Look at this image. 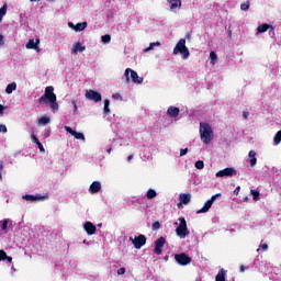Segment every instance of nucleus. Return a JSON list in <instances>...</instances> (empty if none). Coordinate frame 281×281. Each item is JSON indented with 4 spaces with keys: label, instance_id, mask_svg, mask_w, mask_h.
Masks as SVG:
<instances>
[{
    "label": "nucleus",
    "instance_id": "de8ad7c7",
    "mask_svg": "<svg viewBox=\"0 0 281 281\" xmlns=\"http://www.w3.org/2000/svg\"><path fill=\"white\" fill-rule=\"evenodd\" d=\"M38 102H40V104H45V102H47V98H45V95L41 97Z\"/></svg>",
    "mask_w": 281,
    "mask_h": 281
},
{
    "label": "nucleus",
    "instance_id": "aec40b11",
    "mask_svg": "<svg viewBox=\"0 0 281 281\" xmlns=\"http://www.w3.org/2000/svg\"><path fill=\"white\" fill-rule=\"evenodd\" d=\"M180 113H181V110H179V108L173 105L169 106L167 110L168 117H177Z\"/></svg>",
    "mask_w": 281,
    "mask_h": 281
},
{
    "label": "nucleus",
    "instance_id": "423d86ee",
    "mask_svg": "<svg viewBox=\"0 0 281 281\" xmlns=\"http://www.w3.org/2000/svg\"><path fill=\"white\" fill-rule=\"evenodd\" d=\"M130 243H132L135 247V249H142L144 245H146V236L145 235H138V236H131Z\"/></svg>",
    "mask_w": 281,
    "mask_h": 281
},
{
    "label": "nucleus",
    "instance_id": "393cba45",
    "mask_svg": "<svg viewBox=\"0 0 281 281\" xmlns=\"http://www.w3.org/2000/svg\"><path fill=\"white\" fill-rule=\"evenodd\" d=\"M155 47H161V43L159 42H153L149 44V46L147 48H145L143 52L144 54H148V52H153V49H155Z\"/></svg>",
    "mask_w": 281,
    "mask_h": 281
},
{
    "label": "nucleus",
    "instance_id": "e2e57ef3",
    "mask_svg": "<svg viewBox=\"0 0 281 281\" xmlns=\"http://www.w3.org/2000/svg\"><path fill=\"white\" fill-rule=\"evenodd\" d=\"M98 227H102V223H99V224H98Z\"/></svg>",
    "mask_w": 281,
    "mask_h": 281
},
{
    "label": "nucleus",
    "instance_id": "052dcab7",
    "mask_svg": "<svg viewBox=\"0 0 281 281\" xmlns=\"http://www.w3.org/2000/svg\"><path fill=\"white\" fill-rule=\"evenodd\" d=\"M0 170H3V162L0 161Z\"/></svg>",
    "mask_w": 281,
    "mask_h": 281
},
{
    "label": "nucleus",
    "instance_id": "c03bdc74",
    "mask_svg": "<svg viewBox=\"0 0 281 281\" xmlns=\"http://www.w3.org/2000/svg\"><path fill=\"white\" fill-rule=\"evenodd\" d=\"M43 135L45 138L49 137L52 135V130H45Z\"/></svg>",
    "mask_w": 281,
    "mask_h": 281
},
{
    "label": "nucleus",
    "instance_id": "a211bd4d",
    "mask_svg": "<svg viewBox=\"0 0 281 281\" xmlns=\"http://www.w3.org/2000/svg\"><path fill=\"white\" fill-rule=\"evenodd\" d=\"M83 229L88 236H93V234L98 232V228L91 222H86L83 224Z\"/></svg>",
    "mask_w": 281,
    "mask_h": 281
},
{
    "label": "nucleus",
    "instance_id": "b1692460",
    "mask_svg": "<svg viewBox=\"0 0 281 281\" xmlns=\"http://www.w3.org/2000/svg\"><path fill=\"white\" fill-rule=\"evenodd\" d=\"M49 122H52V117H49V116H42L37 120L38 126H47V124H49Z\"/></svg>",
    "mask_w": 281,
    "mask_h": 281
},
{
    "label": "nucleus",
    "instance_id": "a878e982",
    "mask_svg": "<svg viewBox=\"0 0 281 281\" xmlns=\"http://www.w3.org/2000/svg\"><path fill=\"white\" fill-rule=\"evenodd\" d=\"M13 91H16V82H11L5 88V93H8V95L12 94Z\"/></svg>",
    "mask_w": 281,
    "mask_h": 281
},
{
    "label": "nucleus",
    "instance_id": "9b49d317",
    "mask_svg": "<svg viewBox=\"0 0 281 281\" xmlns=\"http://www.w3.org/2000/svg\"><path fill=\"white\" fill-rule=\"evenodd\" d=\"M167 2L169 4L170 12H173V14H177L182 5L181 0H167Z\"/></svg>",
    "mask_w": 281,
    "mask_h": 281
},
{
    "label": "nucleus",
    "instance_id": "603ef678",
    "mask_svg": "<svg viewBox=\"0 0 281 281\" xmlns=\"http://www.w3.org/2000/svg\"><path fill=\"white\" fill-rule=\"evenodd\" d=\"M251 194H252L254 199H258V196L260 195V193H258V191H251Z\"/></svg>",
    "mask_w": 281,
    "mask_h": 281
},
{
    "label": "nucleus",
    "instance_id": "6e6552de",
    "mask_svg": "<svg viewBox=\"0 0 281 281\" xmlns=\"http://www.w3.org/2000/svg\"><path fill=\"white\" fill-rule=\"evenodd\" d=\"M22 199L24 201H29V203H36L37 201H47V199H49V195L44 194H36V195H32V194H25L22 196Z\"/></svg>",
    "mask_w": 281,
    "mask_h": 281
},
{
    "label": "nucleus",
    "instance_id": "bf43d9fd",
    "mask_svg": "<svg viewBox=\"0 0 281 281\" xmlns=\"http://www.w3.org/2000/svg\"><path fill=\"white\" fill-rule=\"evenodd\" d=\"M133 159V155H130L128 157H127V161H131Z\"/></svg>",
    "mask_w": 281,
    "mask_h": 281
},
{
    "label": "nucleus",
    "instance_id": "412c9836",
    "mask_svg": "<svg viewBox=\"0 0 281 281\" xmlns=\"http://www.w3.org/2000/svg\"><path fill=\"white\" fill-rule=\"evenodd\" d=\"M248 161H249L251 168H254V166H256L258 164V158H256V150H250L248 153Z\"/></svg>",
    "mask_w": 281,
    "mask_h": 281
},
{
    "label": "nucleus",
    "instance_id": "4d7b16f0",
    "mask_svg": "<svg viewBox=\"0 0 281 281\" xmlns=\"http://www.w3.org/2000/svg\"><path fill=\"white\" fill-rule=\"evenodd\" d=\"M74 111H78V105L76 104V101H72Z\"/></svg>",
    "mask_w": 281,
    "mask_h": 281
},
{
    "label": "nucleus",
    "instance_id": "7ed1b4c3",
    "mask_svg": "<svg viewBox=\"0 0 281 281\" xmlns=\"http://www.w3.org/2000/svg\"><path fill=\"white\" fill-rule=\"evenodd\" d=\"M180 54L183 60L190 58V49L186 46V38H181L173 48V56Z\"/></svg>",
    "mask_w": 281,
    "mask_h": 281
},
{
    "label": "nucleus",
    "instance_id": "a19ab883",
    "mask_svg": "<svg viewBox=\"0 0 281 281\" xmlns=\"http://www.w3.org/2000/svg\"><path fill=\"white\" fill-rule=\"evenodd\" d=\"M37 148H40V153H45V147H43V144L40 142L36 144Z\"/></svg>",
    "mask_w": 281,
    "mask_h": 281
},
{
    "label": "nucleus",
    "instance_id": "f03ea898",
    "mask_svg": "<svg viewBox=\"0 0 281 281\" xmlns=\"http://www.w3.org/2000/svg\"><path fill=\"white\" fill-rule=\"evenodd\" d=\"M179 222H175L173 225H178L176 228V234L178 238H187L190 236V231L188 229V222H186V217H180Z\"/></svg>",
    "mask_w": 281,
    "mask_h": 281
},
{
    "label": "nucleus",
    "instance_id": "e433bc0d",
    "mask_svg": "<svg viewBox=\"0 0 281 281\" xmlns=\"http://www.w3.org/2000/svg\"><path fill=\"white\" fill-rule=\"evenodd\" d=\"M260 249H261V251H268L269 245H267V244H260V247L257 249V251H260Z\"/></svg>",
    "mask_w": 281,
    "mask_h": 281
},
{
    "label": "nucleus",
    "instance_id": "4be33fe9",
    "mask_svg": "<svg viewBox=\"0 0 281 281\" xmlns=\"http://www.w3.org/2000/svg\"><path fill=\"white\" fill-rule=\"evenodd\" d=\"M268 30H273V25L270 24H261L257 27V34H265V32H268Z\"/></svg>",
    "mask_w": 281,
    "mask_h": 281
},
{
    "label": "nucleus",
    "instance_id": "7c9ffc66",
    "mask_svg": "<svg viewBox=\"0 0 281 281\" xmlns=\"http://www.w3.org/2000/svg\"><path fill=\"white\" fill-rule=\"evenodd\" d=\"M157 196V191H155L154 189H149L146 193V198L147 199H155Z\"/></svg>",
    "mask_w": 281,
    "mask_h": 281
},
{
    "label": "nucleus",
    "instance_id": "ea45409f",
    "mask_svg": "<svg viewBox=\"0 0 281 281\" xmlns=\"http://www.w3.org/2000/svg\"><path fill=\"white\" fill-rule=\"evenodd\" d=\"M31 138H32V142L34 144H40L41 143V140H38V137H36V135H34V134H32Z\"/></svg>",
    "mask_w": 281,
    "mask_h": 281
},
{
    "label": "nucleus",
    "instance_id": "79ce46f5",
    "mask_svg": "<svg viewBox=\"0 0 281 281\" xmlns=\"http://www.w3.org/2000/svg\"><path fill=\"white\" fill-rule=\"evenodd\" d=\"M159 227H161V224H160L159 222H155V223L153 224V229H154V231L159 229Z\"/></svg>",
    "mask_w": 281,
    "mask_h": 281
},
{
    "label": "nucleus",
    "instance_id": "c85d7f7f",
    "mask_svg": "<svg viewBox=\"0 0 281 281\" xmlns=\"http://www.w3.org/2000/svg\"><path fill=\"white\" fill-rule=\"evenodd\" d=\"M110 105L111 101L109 99L104 100L103 113H105V115H109V113H111V109L109 108Z\"/></svg>",
    "mask_w": 281,
    "mask_h": 281
},
{
    "label": "nucleus",
    "instance_id": "09e8293b",
    "mask_svg": "<svg viewBox=\"0 0 281 281\" xmlns=\"http://www.w3.org/2000/svg\"><path fill=\"white\" fill-rule=\"evenodd\" d=\"M68 27H70V30H74L76 32V24H74L72 22H68Z\"/></svg>",
    "mask_w": 281,
    "mask_h": 281
},
{
    "label": "nucleus",
    "instance_id": "680f3d73",
    "mask_svg": "<svg viewBox=\"0 0 281 281\" xmlns=\"http://www.w3.org/2000/svg\"><path fill=\"white\" fill-rule=\"evenodd\" d=\"M112 150H113L112 148H109L106 151L109 153V155H111Z\"/></svg>",
    "mask_w": 281,
    "mask_h": 281
},
{
    "label": "nucleus",
    "instance_id": "a18cd8bd",
    "mask_svg": "<svg viewBox=\"0 0 281 281\" xmlns=\"http://www.w3.org/2000/svg\"><path fill=\"white\" fill-rule=\"evenodd\" d=\"M188 155V148L180 149V157H186Z\"/></svg>",
    "mask_w": 281,
    "mask_h": 281
},
{
    "label": "nucleus",
    "instance_id": "0e129e2a",
    "mask_svg": "<svg viewBox=\"0 0 281 281\" xmlns=\"http://www.w3.org/2000/svg\"><path fill=\"white\" fill-rule=\"evenodd\" d=\"M86 244H87V239L83 240V245H86Z\"/></svg>",
    "mask_w": 281,
    "mask_h": 281
},
{
    "label": "nucleus",
    "instance_id": "473e14b6",
    "mask_svg": "<svg viewBox=\"0 0 281 281\" xmlns=\"http://www.w3.org/2000/svg\"><path fill=\"white\" fill-rule=\"evenodd\" d=\"M101 41L103 43V45H109V43H111V35L106 34L101 36Z\"/></svg>",
    "mask_w": 281,
    "mask_h": 281
},
{
    "label": "nucleus",
    "instance_id": "c756f323",
    "mask_svg": "<svg viewBox=\"0 0 281 281\" xmlns=\"http://www.w3.org/2000/svg\"><path fill=\"white\" fill-rule=\"evenodd\" d=\"M210 60H211V65H216V63H218V56L216 55V53L211 52L210 53Z\"/></svg>",
    "mask_w": 281,
    "mask_h": 281
},
{
    "label": "nucleus",
    "instance_id": "8fccbe9b",
    "mask_svg": "<svg viewBox=\"0 0 281 281\" xmlns=\"http://www.w3.org/2000/svg\"><path fill=\"white\" fill-rule=\"evenodd\" d=\"M2 260H7V262H12V257H9L8 254H5V257L2 258Z\"/></svg>",
    "mask_w": 281,
    "mask_h": 281
},
{
    "label": "nucleus",
    "instance_id": "5fc2aeb1",
    "mask_svg": "<svg viewBox=\"0 0 281 281\" xmlns=\"http://www.w3.org/2000/svg\"><path fill=\"white\" fill-rule=\"evenodd\" d=\"M3 258H5V252L4 250H0V262Z\"/></svg>",
    "mask_w": 281,
    "mask_h": 281
},
{
    "label": "nucleus",
    "instance_id": "1a4fd4ad",
    "mask_svg": "<svg viewBox=\"0 0 281 281\" xmlns=\"http://www.w3.org/2000/svg\"><path fill=\"white\" fill-rule=\"evenodd\" d=\"M175 260L176 262H178V265H181L182 267H186L187 265H190L192 262V258L183 252L175 255Z\"/></svg>",
    "mask_w": 281,
    "mask_h": 281
},
{
    "label": "nucleus",
    "instance_id": "2eb2a0df",
    "mask_svg": "<svg viewBox=\"0 0 281 281\" xmlns=\"http://www.w3.org/2000/svg\"><path fill=\"white\" fill-rule=\"evenodd\" d=\"M44 95L48 102H56V93H54V88L52 86L45 88Z\"/></svg>",
    "mask_w": 281,
    "mask_h": 281
},
{
    "label": "nucleus",
    "instance_id": "f8f14e48",
    "mask_svg": "<svg viewBox=\"0 0 281 281\" xmlns=\"http://www.w3.org/2000/svg\"><path fill=\"white\" fill-rule=\"evenodd\" d=\"M164 245H166V239L164 237H159L155 241L154 254H156V256H161V249H164Z\"/></svg>",
    "mask_w": 281,
    "mask_h": 281
},
{
    "label": "nucleus",
    "instance_id": "338daca9",
    "mask_svg": "<svg viewBox=\"0 0 281 281\" xmlns=\"http://www.w3.org/2000/svg\"><path fill=\"white\" fill-rule=\"evenodd\" d=\"M2 175H1V171H0V179H1Z\"/></svg>",
    "mask_w": 281,
    "mask_h": 281
},
{
    "label": "nucleus",
    "instance_id": "39448f33",
    "mask_svg": "<svg viewBox=\"0 0 281 281\" xmlns=\"http://www.w3.org/2000/svg\"><path fill=\"white\" fill-rule=\"evenodd\" d=\"M236 175H238V172L236 171L235 168H233V167H227V168H225V169H222V170L217 171V172L215 173V177H216L217 179H223V178H225V177H236Z\"/></svg>",
    "mask_w": 281,
    "mask_h": 281
},
{
    "label": "nucleus",
    "instance_id": "0eeeda50",
    "mask_svg": "<svg viewBox=\"0 0 281 281\" xmlns=\"http://www.w3.org/2000/svg\"><path fill=\"white\" fill-rule=\"evenodd\" d=\"M218 196H221V193L212 195V198L204 203L203 207L196 211V214H205V212H210V207L214 205V201H216Z\"/></svg>",
    "mask_w": 281,
    "mask_h": 281
},
{
    "label": "nucleus",
    "instance_id": "ddd939ff",
    "mask_svg": "<svg viewBox=\"0 0 281 281\" xmlns=\"http://www.w3.org/2000/svg\"><path fill=\"white\" fill-rule=\"evenodd\" d=\"M65 131L67 133H69L70 135H72V137H75V139H80L81 142H86V138H85V134L83 133H80V132H76L74 131L70 126H64Z\"/></svg>",
    "mask_w": 281,
    "mask_h": 281
},
{
    "label": "nucleus",
    "instance_id": "37998d69",
    "mask_svg": "<svg viewBox=\"0 0 281 281\" xmlns=\"http://www.w3.org/2000/svg\"><path fill=\"white\" fill-rule=\"evenodd\" d=\"M124 273H126V268H120L117 270V276H124Z\"/></svg>",
    "mask_w": 281,
    "mask_h": 281
},
{
    "label": "nucleus",
    "instance_id": "cd10ccee",
    "mask_svg": "<svg viewBox=\"0 0 281 281\" xmlns=\"http://www.w3.org/2000/svg\"><path fill=\"white\" fill-rule=\"evenodd\" d=\"M87 22L77 23L75 32H83V30H87Z\"/></svg>",
    "mask_w": 281,
    "mask_h": 281
},
{
    "label": "nucleus",
    "instance_id": "20e7f679",
    "mask_svg": "<svg viewBox=\"0 0 281 281\" xmlns=\"http://www.w3.org/2000/svg\"><path fill=\"white\" fill-rule=\"evenodd\" d=\"M124 76L127 83L131 82V80L132 82H134V85H142V82H144V78L139 77V75H137V71L131 68L125 69Z\"/></svg>",
    "mask_w": 281,
    "mask_h": 281
},
{
    "label": "nucleus",
    "instance_id": "6e6d98bb",
    "mask_svg": "<svg viewBox=\"0 0 281 281\" xmlns=\"http://www.w3.org/2000/svg\"><path fill=\"white\" fill-rule=\"evenodd\" d=\"M4 42H3V35L0 34V47H3Z\"/></svg>",
    "mask_w": 281,
    "mask_h": 281
},
{
    "label": "nucleus",
    "instance_id": "13d9d810",
    "mask_svg": "<svg viewBox=\"0 0 281 281\" xmlns=\"http://www.w3.org/2000/svg\"><path fill=\"white\" fill-rule=\"evenodd\" d=\"M245 271V266H240V272L244 273Z\"/></svg>",
    "mask_w": 281,
    "mask_h": 281
},
{
    "label": "nucleus",
    "instance_id": "72a5a7b5",
    "mask_svg": "<svg viewBox=\"0 0 281 281\" xmlns=\"http://www.w3.org/2000/svg\"><path fill=\"white\" fill-rule=\"evenodd\" d=\"M48 102L53 113H56L58 111V103L56 101H48Z\"/></svg>",
    "mask_w": 281,
    "mask_h": 281
},
{
    "label": "nucleus",
    "instance_id": "f3484780",
    "mask_svg": "<svg viewBox=\"0 0 281 281\" xmlns=\"http://www.w3.org/2000/svg\"><path fill=\"white\" fill-rule=\"evenodd\" d=\"M102 191V182L100 181H93L90 187L88 192H90V194H98V192Z\"/></svg>",
    "mask_w": 281,
    "mask_h": 281
},
{
    "label": "nucleus",
    "instance_id": "c9c22d12",
    "mask_svg": "<svg viewBox=\"0 0 281 281\" xmlns=\"http://www.w3.org/2000/svg\"><path fill=\"white\" fill-rule=\"evenodd\" d=\"M281 142V131H279L274 137H273V143L276 144V146H278V144H280Z\"/></svg>",
    "mask_w": 281,
    "mask_h": 281
},
{
    "label": "nucleus",
    "instance_id": "dca6fc26",
    "mask_svg": "<svg viewBox=\"0 0 281 281\" xmlns=\"http://www.w3.org/2000/svg\"><path fill=\"white\" fill-rule=\"evenodd\" d=\"M86 49H87V46H83L80 42H75L72 44L71 54L76 56L78 54H82V52H85Z\"/></svg>",
    "mask_w": 281,
    "mask_h": 281
},
{
    "label": "nucleus",
    "instance_id": "5701e85b",
    "mask_svg": "<svg viewBox=\"0 0 281 281\" xmlns=\"http://www.w3.org/2000/svg\"><path fill=\"white\" fill-rule=\"evenodd\" d=\"M191 199H192V195H190V193H188V194L182 193V194L179 195V201L183 205H188V203H190Z\"/></svg>",
    "mask_w": 281,
    "mask_h": 281
},
{
    "label": "nucleus",
    "instance_id": "3c124183",
    "mask_svg": "<svg viewBox=\"0 0 281 281\" xmlns=\"http://www.w3.org/2000/svg\"><path fill=\"white\" fill-rule=\"evenodd\" d=\"M5 105L0 104V115H3V111H5Z\"/></svg>",
    "mask_w": 281,
    "mask_h": 281
},
{
    "label": "nucleus",
    "instance_id": "6ab92c4d",
    "mask_svg": "<svg viewBox=\"0 0 281 281\" xmlns=\"http://www.w3.org/2000/svg\"><path fill=\"white\" fill-rule=\"evenodd\" d=\"M8 225H12V220L5 218L0 221V234H8Z\"/></svg>",
    "mask_w": 281,
    "mask_h": 281
},
{
    "label": "nucleus",
    "instance_id": "f257e3e1",
    "mask_svg": "<svg viewBox=\"0 0 281 281\" xmlns=\"http://www.w3.org/2000/svg\"><path fill=\"white\" fill-rule=\"evenodd\" d=\"M200 139L206 146L214 139V130L209 123H200Z\"/></svg>",
    "mask_w": 281,
    "mask_h": 281
},
{
    "label": "nucleus",
    "instance_id": "2f4dec72",
    "mask_svg": "<svg viewBox=\"0 0 281 281\" xmlns=\"http://www.w3.org/2000/svg\"><path fill=\"white\" fill-rule=\"evenodd\" d=\"M8 12V5L4 4L2 8H0V23L3 21V15Z\"/></svg>",
    "mask_w": 281,
    "mask_h": 281
},
{
    "label": "nucleus",
    "instance_id": "4c0bfd02",
    "mask_svg": "<svg viewBox=\"0 0 281 281\" xmlns=\"http://www.w3.org/2000/svg\"><path fill=\"white\" fill-rule=\"evenodd\" d=\"M240 10H243L244 12H247V10H249V3H241Z\"/></svg>",
    "mask_w": 281,
    "mask_h": 281
},
{
    "label": "nucleus",
    "instance_id": "58836bf2",
    "mask_svg": "<svg viewBox=\"0 0 281 281\" xmlns=\"http://www.w3.org/2000/svg\"><path fill=\"white\" fill-rule=\"evenodd\" d=\"M0 133H8V127L5 124H0Z\"/></svg>",
    "mask_w": 281,
    "mask_h": 281
},
{
    "label": "nucleus",
    "instance_id": "49530a36",
    "mask_svg": "<svg viewBox=\"0 0 281 281\" xmlns=\"http://www.w3.org/2000/svg\"><path fill=\"white\" fill-rule=\"evenodd\" d=\"M112 98H113L114 100H122V94H120V93H114V94H112Z\"/></svg>",
    "mask_w": 281,
    "mask_h": 281
},
{
    "label": "nucleus",
    "instance_id": "69168bd1",
    "mask_svg": "<svg viewBox=\"0 0 281 281\" xmlns=\"http://www.w3.org/2000/svg\"><path fill=\"white\" fill-rule=\"evenodd\" d=\"M244 117H247V113H244Z\"/></svg>",
    "mask_w": 281,
    "mask_h": 281
},
{
    "label": "nucleus",
    "instance_id": "9d476101",
    "mask_svg": "<svg viewBox=\"0 0 281 281\" xmlns=\"http://www.w3.org/2000/svg\"><path fill=\"white\" fill-rule=\"evenodd\" d=\"M86 98L92 102H102V94L94 90H87Z\"/></svg>",
    "mask_w": 281,
    "mask_h": 281
},
{
    "label": "nucleus",
    "instance_id": "f704fd0d",
    "mask_svg": "<svg viewBox=\"0 0 281 281\" xmlns=\"http://www.w3.org/2000/svg\"><path fill=\"white\" fill-rule=\"evenodd\" d=\"M194 166L198 170H203V168H205V162H203V160H198Z\"/></svg>",
    "mask_w": 281,
    "mask_h": 281
},
{
    "label": "nucleus",
    "instance_id": "bb28decb",
    "mask_svg": "<svg viewBox=\"0 0 281 281\" xmlns=\"http://www.w3.org/2000/svg\"><path fill=\"white\" fill-rule=\"evenodd\" d=\"M225 276H227V272L225 269H221L215 277V281H225Z\"/></svg>",
    "mask_w": 281,
    "mask_h": 281
},
{
    "label": "nucleus",
    "instance_id": "4468645a",
    "mask_svg": "<svg viewBox=\"0 0 281 281\" xmlns=\"http://www.w3.org/2000/svg\"><path fill=\"white\" fill-rule=\"evenodd\" d=\"M38 45H41L40 38L29 40L25 47H26V49H35V52H41V46H38Z\"/></svg>",
    "mask_w": 281,
    "mask_h": 281
},
{
    "label": "nucleus",
    "instance_id": "864d4df0",
    "mask_svg": "<svg viewBox=\"0 0 281 281\" xmlns=\"http://www.w3.org/2000/svg\"><path fill=\"white\" fill-rule=\"evenodd\" d=\"M239 192H240V187H236V189L234 190V194L238 196Z\"/></svg>",
    "mask_w": 281,
    "mask_h": 281
}]
</instances>
